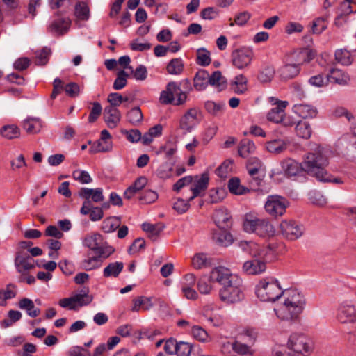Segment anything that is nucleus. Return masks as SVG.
<instances>
[{"label":"nucleus","mask_w":356,"mask_h":356,"mask_svg":"<svg viewBox=\"0 0 356 356\" xmlns=\"http://www.w3.org/2000/svg\"><path fill=\"white\" fill-rule=\"evenodd\" d=\"M0 134L3 138L13 140L19 137L20 129L15 124L4 125L0 129Z\"/></svg>","instance_id":"42"},{"label":"nucleus","mask_w":356,"mask_h":356,"mask_svg":"<svg viewBox=\"0 0 356 356\" xmlns=\"http://www.w3.org/2000/svg\"><path fill=\"white\" fill-rule=\"evenodd\" d=\"M241 280L238 278L233 280L232 283L222 286L219 291V296L222 302L235 303L241 301L244 294L241 286Z\"/></svg>","instance_id":"7"},{"label":"nucleus","mask_w":356,"mask_h":356,"mask_svg":"<svg viewBox=\"0 0 356 356\" xmlns=\"http://www.w3.org/2000/svg\"><path fill=\"white\" fill-rule=\"evenodd\" d=\"M73 178L81 184H89L92 181L90 174L86 170H76L72 173Z\"/></svg>","instance_id":"62"},{"label":"nucleus","mask_w":356,"mask_h":356,"mask_svg":"<svg viewBox=\"0 0 356 356\" xmlns=\"http://www.w3.org/2000/svg\"><path fill=\"white\" fill-rule=\"evenodd\" d=\"M74 302L79 307L86 306L92 301V296L88 294V289H83L79 293L72 296Z\"/></svg>","instance_id":"48"},{"label":"nucleus","mask_w":356,"mask_h":356,"mask_svg":"<svg viewBox=\"0 0 356 356\" xmlns=\"http://www.w3.org/2000/svg\"><path fill=\"white\" fill-rule=\"evenodd\" d=\"M120 111L114 106H106L104 111V121L109 128H115L120 121Z\"/></svg>","instance_id":"25"},{"label":"nucleus","mask_w":356,"mask_h":356,"mask_svg":"<svg viewBox=\"0 0 356 356\" xmlns=\"http://www.w3.org/2000/svg\"><path fill=\"white\" fill-rule=\"evenodd\" d=\"M316 55L317 52L316 50L306 47L293 51L286 58L289 59V61L293 62L301 67L302 65L305 63H309Z\"/></svg>","instance_id":"12"},{"label":"nucleus","mask_w":356,"mask_h":356,"mask_svg":"<svg viewBox=\"0 0 356 356\" xmlns=\"http://www.w3.org/2000/svg\"><path fill=\"white\" fill-rule=\"evenodd\" d=\"M262 168V162L257 157H250L246 163V168L249 175L252 177L250 184L254 186H259L262 181V177L257 176Z\"/></svg>","instance_id":"18"},{"label":"nucleus","mask_w":356,"mask_h":356,"mask_svg":"<svg viewBox=\"0 0 356 356\" xmlns=\"http://www.w3.org/2000/svg\"><path fill=\"white\" fill-rule=\"evenodd\" d=\"M124 267L122 261H114L109 263L103 270V277L105 278H117L122 273Z\"/></svg>","instance_id":"30"},{"label":"nucleus","mask_w":356,"mask_h":356,"mask_svg":"<svg viewBox=\"0 0 356 356\" xmlns=\"http://www.w3.org/2000/svg\"><path fill=\"white\" fill-rule=\"evenodd\" d=\"M18 307L25 310L27 315L31 318L37 317L40 314V309L35 307L33 301L27 298H22L18 302Z\"/></svg>","instance_id":"32"},{"label":"nucleus","mask_w":356,"mask_h":356,"mask_svg":"<svg viewBox=\"0 0 356 356\" xmlns=\"http://www.w3.org/2000/svg\"><path fill=\"white\" fill-rule=\"evenodd\" d=\"M236 278L237 277L232 274L228 268L222 266L214 268L210 274L211 280L219 283L222 286L232 283L233 280H236Z\"/></svg>","instance_id":"17"},{"label":"nucleus","mask_w":356,"mask_h":356,"mask_svg":"<svg viewBox=\"0 0 356 356\" xmlns=\"http://www.w3.org/2000/svg\"><path fill=\"white\" fill-rule=\"evenodd\" d=\"M86 209L85 211H87V213H81L82 215H88L90 216V219L92 221H98L100 220L104 217V212L102 211L101 208L99 207H94L92 204L86 205Z\"/></svg>","instance_id":"53"},{"label":"nucleus","mask_w":356,"mask_h":356,"mask_svg":"<svg viewBox=\"0 0 356 356\" xmlns=\"http://www.w3.org/2000/svg\"><path fill=\"white\" fill-rule=\"evenodd\" d=\"M296 136L302 139H309L312 134V129L309 122L300 120L294 128Z\"/></svg>","instance_id":"35"},{"label":"nucleus","mask_w":356,"mask_h":356,"mask_svg":"<svg viewBox=\"0 0 356 356\" xmlns=\"http://www.w3.org/2000/svg\"><path fill=\"white\" fill-rule=\"evenodd\" d=\"M209 84L213 86L218 87L222 90L226 86V81L222 76L220 71H215L211 75L209 74Z\"/></svg>","instance_id":"51"},{"label":"nucleus","mask_w":356,"mask_h":356,"mask_svg":"<svg viewBox=\"0 0 356 356\" xmlns=\"http://www.w3.org/2000/svg\"><path fill=\"white\" fill-rule=\"evenodd\" d=\"M328 165V151L321 146H317L308 152L302 161L303 170L316 179L325 174V167Z\"/></svg>","instance_id":"1"},{"label":"nucleus","mask_w":356,"mask_h":356,"mask_svg":"<svg viewBox=\"0 0 356 356\" xmlns=\"http://www.w3.org/2000/svg\"><path fill=\"white\" fill-rule=\"evenodd\" d=\"M255 252L252 258L245 261L242 266V271L247 275H259L266 270V262L261 256V252L256 245H253Z\"/></svg>","instance_id":"6"},{"label":"nucleus","mask_w":356,"mask_h":356,"mask_svg":"<svg viewBox=\"0 0 356 356\" xmlns=\"http://www.w3.org/2000/svg\"><path fill=\"white\" fill-rule=\"evenodd\" d=\"M14 264L17 272L23 275L24 272L35 268V260L28 252L17 251L15 254Z\"/></svg>","instance_id":"15"},{"label":"nucleus","mask_w":356,"mask_h":356,"mask_svg":"<svg viewBox=\"0 0 356 356\" xmlns=\"http://www.w3.org/2000/svg\"><path fill=\"white\" fill-rule=\"evenodd\" d=\"M51 49L47 47H44L40 51L35 52V63L37 65H45L48 61L51 54Z\"/></svg>","instance_id":"57"},{"label":"nucleus","mask_w":356,"mask_h":356,"mask_svg":"<svg viewBox=\"0 0 356 356\" xmlns=\"http://www.w3.org/2000/svg\"><path fill=\"white\" fill-rule=\"evenodd\" d=\"M71 23L69 17H58L51 23L49 29L53 33L62 35L69 31Z\"/></svg>","instance_id":"23"},{"label":"nucleus","mask_w":356,"mask_h":356,"mask_svg":"<svg viewBox=\"0 0 356 356\" xmlns=\"http://www.w3.org/2000/svg\"><path fill=\"white\" fill-rule=\"evenodd\" d=\"M209 72L205 70H198L193 79V86L196 90L202 91L209 85Z\"/></svg>","instance_id":"34"},{"label":"nucleus","mask_w":356,"mask_h":356,"mask_svg":"<svg viewBox=\"0 0 356 356\" xmlns=\"http://www.w3.org/2000/svg\"><path fill=\"white\" fill-rule=\"evenodd\" d=\"M275 72V71L273 66H266L259 70L257 79L262 83H270L274 77Z\"/></svg>","instance_id":"49"},{"label":"nucleus","mask_w":356,"mask_h":356,"mask_svg":"<svg viewBox=\"0 0 356 356\" xmlns=\"http://www.w3.org/2000/svg\"><path fill=\"white\" fill-rule=\"evenodd\" d=\"M248 80L243 74L236 76L233 83V90L235 93L241 95L245 93L247 88Z\"/></svg>","instance_id":"50"},{"label":"nucleus","mask_w":356,"mask_h":356,"mask_svg":"<svg viewBox=\"0 0 356 356\" xmlns=\"http://www.w3.org/2000/svg\"><path fill=\"white\" fill-rule=\"evenodd\" d=\"M133 302L134 306L131 308V311L133 312H138L140 307L145 311L149 310L152 306L150 300L143 296L134 299Z\"/></svg>","instance_id":"60"},{"label":"nucleus","mask_w":356,"mask_h":356,"mask_svg":"<svg viewBox=\"0 0 356 356\" xmlns=\"http://www.w3.org/2000/svg\"><path fill=\"white\" fill-rule=\"evenodd\" d=\"M119 226V218L116 217H110L104 220L102 222V229L105 233H111L114 232Z\"/></svg>","instance_id":"55"},{"label":"nucleus","mask_w":356,"mask_h":356,"mask_svg":"<svg viewBox=\"0 0 356 356\" xmlns=\"http://www.w3.org/2000/svg\"><path fill=\"white\" fill-rule=\"evenodd\" d=\"M234 161L232 159L225 161L216 170V173L219 177H225L227 174L232 171Z\"/></svg>","instance_id":"63"},{"label":"nucleus","mask_w":356,"mask_h":356,"mask_svg":"<svg viewBox=\"0 0 356 356\" xmlns=\"http://www.w3.org/2000/svg\"><path fill=\"white\" fill-rule=\"evenodd\" d=\"M22 126L28 134H33L40 131L42 124L39 118H28L24 120Z\"/></svg>","instance_id":"41"},{"label":"nucleus","mask_w":356,"mask_h":356,"mask_svg":"<svg viewBox=\"0 0 356 356\" xmlns=\"http://www.w3.org/2000/svg\"><path fill=\"white\" fill-rule=\"evenodd\" d=\"M338 149L348 159H356V133L354 128L353 133L343 135L337 142Z\"/></svg>","instance_id":"9"},{"label":"nucleus","mask_w":356,"mask_h":356,"mask_svg":"<svg viewBox=\"0 0 356 356\" xmlns=\"http://www.w3.org/2000/svg\"><path fill=\"white\" fill-rule=\"evenodd\" d=\"M192 90L191 81L184 79L180 82L170 81L160 94L159 100L163 104L183 105L187 100V92Z\"/></svg>","instance_id":"2"},{"label":"nucleus","mask_w":356,"mask_h":356,"mask_svg":"<svg viewBox=\"0 0 356 356\" xmlns=\"http://www.w3.org/2000/svg\"><path fill=\"white\" fill-rule=\"evenodd\" d=\"M256 150V146L253 141L245 138L241 140L238 147V153L240 156L246 158L249 154H252Z\"/></svg>","instance_id":"37"},{"label":"nucleus","mask_w":356,"mask_h":356,"mask_svg":"<svg viewBox=\"0 0 356 356\" xmlns=\"http://www.w3.org/2000/svg\"><path fill=\"white\" fill-rule=\"evenodd\" d=\"M232 58L233 65L238 69H243L251 63L252 51L249 49H238L232 53Z\"/></svg>","instance_id":"19"},{"label":"nucleus","mask_w":356,"mask_h":356,"mask_svg":"<svg viewBox=\"0 0 356 356\" xmlns=\"http://www.w3.org/2000/svg\"><path fill=\"white\" fill-rule=\"evenodd\" d=\"M102 264V259L98 254L91 255L90 252L88 253L87 257L80 264L81 269L86 271H90L99 268Z\"/></svg>","instance_id":"29"},{"label":"nucleus","mask_w":356,"mask_h":356,"mask_svg":"<svg viewBox=\"0 0 356 356\" xmlns=\"http://www.w3.org/2000/svg\"><path fill=\"white\" fill-rule=\"evenodd\" d=\"M327 26L325 17H318L313 21L312 32L314 34H320L326 29Z\"/></svg>","instance_id":"64"},{"label":"nucleus","mask_w":356,"mask_h":356,"mask_svg":"<svg viewBox=\"0 0 356 356\" xmlns=\"http://www.w3.org/2000/svg\"><path fill=\"white\" fill-rule=\"evenodd\" d=\"M74 15L81 21H88L90 17V8L84 1H78L74 7Z\"/></svg>","instance_id":"40"},{"label":"nucleus","mask_w":356,"mask_h":356,"mask_svg":"<svg viewBox=\"0 0 356 356\" xmlns=\"http://www.w3.org/2000/svg\"><path fill=\"white\" fill-rule=\"evenodd\" d=\"M192 264L195 269H202L212 266V259L204 253H197L192 259Z\"/></svg>","instance_id":"36"},{"label":"nucleus","mask_w":356,"mask_h":356,"mask_svg":"<svg viewBox=\"0 0 356 356\" xmlns=\"http://www.w3.org/2000/svg\"><path fill=\"white\" fill-rule=\"evenodd\" d=\"M129 77V74L124 70H120L117 73L116 79L114 81L113 88L115 90H122L124 87L126 86L127 83V78Z\"/></svg>","instance_id":"56"},{"label":"nucleus","mask_w":356,"mask_h":356,"mask_svg":"<svg viewBox=\"0 0 356 356\" xmlns=\"http://www.w3.org/2000/svg\"><path fill=\"white\" fill-rule=\"evenodd\" d=\"M243 229L248 233H254L261 237L273 236V226L266 218H259L250 215H246L243 222Z\"/></svg>","instance_id":"5"},{"label":"nucleus","mask_w":356,"mask_h":356,"mask_svg":"<svg viewBox=\"0 0 356 356\" xmlns=\"http://www.w3.org/2000/svg\"><path fill=\"white\" fill-rule=\"evenodd\" d=\"M101 241L102 236L99 234H95L90 236H87L84 238L83 244L96 254L101 245Z\"/></svg>","instance_id":"43"},{"label":"nucleus","mask_w":356,"mask_h":356,"mask_svg":"<svg viewBox=\"0 0 356 356\" xmlns=\"http://www.w3.org/2000/svg\"><path fill=\"white\" fill-rule=\"evenodd\" d=\"M228 188L234 195H243L249 191V189L241 185L239 178L234 177L228 181Z\"/></svg>","instance_id":"46"},{"label":"nucleus","mask_w":356,"mask_h":356,"mask_svg":"<svg viewBox=\"0 0 356 356\" xmlns=\"http://www.w3.org/2000/svg\"><path fill=\"white\" fill-rule=\"evenodd\" d=\"M300 70L301 67L299 65L289 61L286 57L284 65L279 70L280 76L283 80L291 79L299 74Z\"/></svg>","instance_id":"22"},{"label":"nucleus","mask_w":356,"mask_h":356,"mask_svg":"<svg viewBox=\"0 0 356 356\" xmlns=\"http://www.w3.org/2000/svg\"><path fill=\"white\" fill-rule=\"evenodd\" d=\"M293 111L302 118H314L318 114L317 108L309 104H296L293 106Z\"/></svg>","instance_id":"26"},{"label":"nucleus","mask_w":356,"mask_h":356,"mask_svg":"<svg viewBox=\"0 0 356 356\" xmlns=\"http://www.w3.org/2000/svg\"><path fill=\"white\" fill-rule=\"evenodd\" d=\"M225 108V104L222 102H216L213 101H207L204 103V108L208 113L213 116L220 115Z\"/></svg>","instance_id":"38"},{"label":"nucleus","mask_w":356,"mask_h":356,"mask_svg":"<svg viewBox=\"0 0 356 356\" xmlns=\"http://www.w3.org/2000/svg\"><path fill=\"white\" fill-rule=\"evenodd\" d=\"M194 178L195 182L191 187L193 195L189 198V200H193L195 197L199 196L202 191L207 190L209 185V177L207 172L202 173L200 178L198 176H195Z\"/></svg>","instance_id":"24"},{"label":"nucleus","mask_w":356,"mask_h":356,"mask_svg":"<svg viewBox=\"0 0 356 356\" xmlns=\"http://www.w3.org/2000/svg\"><path fill=\"white\" fill-rule=\"evenodd\" d=\"M200 350L199 347L192 343L180 341L177 343L175 354L177 356H190L191 353L199 355Z\"/></svg>","instance_id":"33"},{"label":"nucleus","mask_w":356,"mask_h":356,"mask_svg":"<svg viewBox=\"0 0 356 356\" xmlns=\"http://www.w3.org/2000/svg\"><path fill=\"white\" fill-rule=\"evenodd\" d=\"M184 64L181 58H172L166 66V71L172 75H179L184 71Z\"/></svg>","instance_id":"39"},{"label":"nucleus","mask_w":356,"mask_h":356,"mask_svg":"<svg viewBox=\"0 0 356 356\" xmlns=\"http://www.w3.org/2000/svg\"><path fill=\"white\" fill-rule=\"evenodd\" d=\"M165 226L162 222L151 224L149 222H143L142 229L143 231L149 234V237L152 241L157 240L160 234L164 230Z\"/></svg>","instance_id":"31"},{"label":"nucleus","mask_w":356,"mask_h":356,"mask_svg":"<svg viewBox=\"0 0 356 356\" xmlns=\"http://www.w3.org/2000/svg\"><path fill=\"white\" fill-rule=\"evenodd\" d=\"M128 121L132 124L133 125H136L137 124L142 122L143 119V115L140 108L138 106L132 108L127 115Z\"/></svg>","instance_id":"58"},{"label":"nucleus","mask_w":356,"mask_h":356,"mask_svg":"<svg viewBox=\"0 0 356 356\" xmlns=\"http://www.w3.org/2000/svg\"><path fill=\"white\" fill-rule=\"evenodd\" d=\"M79 196L84 200L83 205L80 209V213H87V211H85V209L87 208L86 205L92 204V202L98 203L104 200L103 190L102 188H81L79 191Z\"/></svg>","instance_id":"11"},{"label":"nucleus","mask_w":356,"mask_h":356,"mask_svg":"<svg viewBox=\"0 0 356 356\" xmlns=\"http://www.w3.org/2000/svg\"><path fill=\"white\" fill-rule=\"evenodd\" d=\"M334 56L336 60L343 65L348 66L353 62L350 52L346 49L336 50Z\"/></svg>","instance_id":"47"},{"label":"nucleus","mask_w":356,"mask_h":356,"mask_svg":"<svg viewBox=\"0 0 356 356\" xmlns=\"http://www.w3.org/2000/svg\"><path fill=\"white\" fill-rule=\"evenodd\" d=\"M173 170V164L165 162L160 165L156 170V175L163 179H166L172 177Z\"/></svg>","instance_id":"54"},{"label":"nucleus","mask_w":356,"mask_h":356,"mask_svg":"<svg viewBox=\"0 0 356 356\" xmlns=\"http://www.w3.org/2000/svg\"><path fill=\"white\" fill-rule=\"evenodd\" d=\"M211 54L204 47L199 48L197 50V63L201 66H208L211 62Z\"/></svg>","instance_id":"52"},{"label":"nucleus","mask_w":356,"mask_h":356,"mask_svg":"<svg viewBox=\"0 0 356 356\" xmlns=\"http://www.w3.org/2000/svg\"><path fill=\"white\" fill-rule=\"evenodd\" d=\"M289 205V201L284 197L278 195H269L265 204V209L272 216H281Z\"/></svg>","instance_id":"10"},{"label":"nucleus","mask_w":356,"mask_h":356,"mask_svg":"<svg viewBox=\"0 0 356 356\" xmlns=\"http://www.w3.org/2000/svg\"><path fill=\"white\" fill-rule=\"evenodd\" d=\"M213 218L216 225L222 230H227L232 226L231 216L224 208L216 209Z\"/></svg>","instance_id":"21"},{"label":"nucleus","mask_w":356,"mask_h":356,"mask_svg":"<svg viewBox=\"0 0 356 356\" xmlns=\"http://www.w3.org/2000/svg\"><path fill=\"white\" fill-rule=\"evenodd\" d=\"M89 144H91L90 148V152L92 154L97 152H109L112 149V142H105L102 140L101 138L95 141L93 143L90 140Z\"/></svg>","instance_id":"44"},{"label":"nucleus","mask_w":356,"mask_h":356,"mask_svg":"<svg viewBox=\"0 0 356 356\" xmlns=\"http://www.w3.org/2000/svg\"><path fill=\"white\" fill-rule=\"evenodd\" d=\"M282 168L288 176H296L304 172L302 162L299 163L291 159L283 161L282 162Z\"/></svg>","instance_id":"28"},{"label":"nucleus","mask_w":356,"mask_h":356,"mask_svg":"<svg viewBox=\"0 0 356 356\" xmlns=\"http://www.w3.org/2000/svg\"><path fill=\"white\" fill-rule=\"evenodd\" d=\"M232 347L235 353L241 355H252L253 354V351L249 346L238 341L232 343Z\"/></svg>","instance_id":"61"},{"label":"nucleus","mask_w":356,"mask_h":356,"mask_svg":"<svg viewBox=\"0 0 356 356\" xmlns=\"http://www.w3.org/2000/svg\"><path fill=\"white\" fill-rule=\"evenodd\" d=\"M210 277H208L207 275H203L199 278L197 286V289L202 294H209L211 291V285Z\"/></svg>","instance_id":"59"},{"label":"nucleus","mask_w":356,"mask_h":356,"mask_svg":"<svg viewBox=\"0 0 356 356\" xmlns=\"http://www.w3.org/2000/svg\"><path fill=\"white\" fill-rule=\"evenodd\" d=\"M282 235L287 239L293 241L300 238L303 234V227L294 220H283L280 225Z\"/></svg>","instance_id":"14"},{"label":"nucleus","mask_w":356,"mask_h":356,"mask_svg":"<svg viewBox=\"0 0 356 356\" xmlns=\"http://www.w3.org/2000/svg\"><path fill=\"white\" fill-rule=\"evenodd\" d=\"M337 319L341 323L356 321V307L349 301L341 304L337 313Z\"/></svg>","instance_id":"16"},{"label":"nucleus","mask_w":356,"mask_h":356,"mask_svg":"<svg viewBox=\"0 0 356 356\" xmlns=\"http://www.w3.org/2000/svg\"><path fill=\"white\" fill-rule=\"evenodd\" d=\"M287 147V143L281 139H275L268 141L266 144V149L274 154H280L284 152Z\"/></svg>","instance_id":"45"},{"label":"nucleus","mask_w":356,"mask_h":356,"mask_svg":"<svg viewBox=\"0 0 356 356\" xmlns=\"http://www.w3.org/2000/svg\"><path fill=\"white\" fill-rule=\"evenodd\" d=\"M275 104V106L268 111L267 119L268 121L279 124L285 114V108L288 105V102L277 100Z\"/></svg>","instance_id":"20"},{"label":"nucleus","mask_w":356,"mask_h":356,"mask_svg":"<svg viewBox=\"0 0 356 356\" xmlns=\"http://www.w3.org/2000/svg\"><path fill=\"white\" fill-rule=\"evenodd\" d=\"M255 293L261 301L275 302L284 293L278 280L273 277L261 280L255 286Z\"/></svg>","instance_id":"4"},{"label":"nucleus","mask_w":356,"mask_h":356,"mask_svg":"<svg viewBox=\"0 0 356 356\" xmlns=\"http://www.w3.org/2000/svg\"><path fill=\"white\" fill-rule=\"evenodd\" d=\"M288 347L293 351L291 354H295V356H300V354H309L313 348L312 342L309 339L297 333L290 336Z\"/></svg>","instance_id":"8"},{"label":"nucleus","mask_w":356,"mask_h":356,"mask_svg":"<svg viewBox=\"0 0 356 356\" xmlns=\"http://www.w3.org/2000/svg\"><path fill=\"white\" fill-rule=\"evenodd\" d=\"M200 114L201 113L198 108H192L188 109L181 118L179 128L183 130L184 134L190 133L199 123L198 115Z\"/></svg>","instance_id":"13"},{"label":"nucleus","mask_w":356,"mask_h":356,"mask_svg":"<svg viewBox=\"0 0 356 356\" xmlns=\"http://www.w3.org/2000/svg\"><path fill=\"white\" fill-rule=\"evenodd\" d=\"M329 81L334 82L341 86H346L349 83L350 78L348 73L341 70L332 68L327 74Z\"/></svg>","instance_id":"27"},{"label":"nucleus","mask_w":356,"mask_h":356,"mask_svg":"<svg viewBox=\"0 0 356 356\" xmlns=\"http://www.w3.org/2000/svg\"><path fill=\"white\" fill-rule=\"evenodd\" d=\"M285 297L282 308L276 311L279 318L286 320H293L302 312L305 299L304 296L297 289L284 290L282 294Z\"/></svg>","instance_id":"3"}]
</instances>
